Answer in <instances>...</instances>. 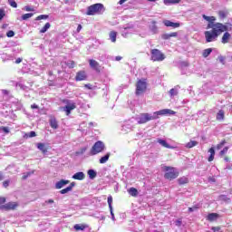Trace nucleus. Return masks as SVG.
<instances>
[{
	"label": "nucleus",
	"instance_id": "obj_47",
	"mask_svg": "<svg viewBox=\"0 0 232 232\" xmlns=\"http://www.w3.org/2000/svg\"><path fill=\"white\" fill-rule=\"evenodd\" d=\"M219 63H221V64H226V56H223V55H219L218 57Z\"/></svg>",
	"mask_w": 232,
	"mask_h": 232
},
{
	"label": "nucleus",
	"instance_id": "obj_11",
	"mask_svg": "<svg viewBox=\"0 0 232 232\" xmlns=\"http://www.w3.org/2000/svg\"><path fill=\"white\" fill-rule=\"evenodd\" d=\"M209 28H212V30H222V25L220 23L215 24V22H209L207 25V29L209 30Z\"/></svg>",
	"mask_w": 232,
	"mask_h": 232
},
{
	"label": "nucleus",
	"instance_id": "obj_25",
	"mask_svg": "<svg viewBox=\"0 0 232 232\" xmlns=\"http://www.w3.org/2000/svg\"><path fill=\"white\" fill-rule=\"evenodd\" d=\"M87 175H89V179H91V180H93V179L97 177V171L93 169H89L87 171Z\"/></svg>",
	"mask_w": 232,
	"mask_h": 232
},
{
	"label": "nucleus",
	"instance_id": "obj_19",
	"mask_svg": "<svg viewBox=\"0 0 232 232\" xmlns=\"http://www.w3.org/2000/svg\"><path fill=\"white\" fill-rule=\"evenodd\" d=\"M179 33L163 34H161V39H163V41H168L169 39H171V37H177Z\"/></svg>",
	"mask_w": 232,
	"mask_h": 232
},
{
	"label": "nucleus",
	"instance_id": "obj_2",
	"mask_svg": "<svg viewBox=\"0 0 232 232\" xmlns=\"http://www.w3.org/2000/svg\"><path fill=\"white\" fill-rule=\"evenodd\" d=\"M106 12V8L102 4H94L87 7L86 15H102Z\"/></svg>",
	"mask_w": 232,
	"mask_h": 232
},
{
	"label": "nucleus",
	"instance_id": "obj_12",
	"mask_svg": "<svg viewBox=\"0 0 232 232\" xmlns=\"http://www.w3.org/2000/svg\"><path fill=\"white\" fill-rule=\"evenodd\" d=\"M163 24L171 28H179L180 26V23L171 22L169 20H163Z\"/></svg>",
	"mask_w": 232,
	"mask_h": 232
},
{
	"label": "nucleus",
	"instance_id": "obj_37",
	"mask_svg": "<svg viewBox=\"0 0 232 232\" xmlns=\"http://www.w3.org/2000/svg\"><path fill=\"white\" fill-rule=\"evenodd\" d=\"M129 193L131 195V197H137V195H139V190H137L135 188H130L129 189Z\"/></svg>",
	"mask_w": 232,
	"mask_h": 232
},
{
	"label": "nucleus",
	"instance_id": "obj_59",
	"mask_svg": "<svg viewBox=\"0 0 232 232\" xmlns=\"http://www.w3.org/2000/svg\"><path fill=\"white\" fill-rule=\"evenodd\" d=\"M4 188H8L10 186V180H5L3 182Z\"/></svg>",
	"mask_w": 232,
	"mask_h": 232
},
{
	"label": "nucleus",
	"instance_id": "obj_50",
	"mask_svg": "<svg viewBox=\"0 0 232 232\" xmlns=\"http://www.w3.org/2000/svg\"><path fill=\"white\" fill-rule=\"evenodd\" d=\"M66 64H67L68 68H74V66H75V62H73V61H68V62L66 63Z\"/></svg>",
	"mask_w": 232,
	"mask_h": 232
},
{
	"label": "nucleus",
	"instance_id": "obj_63",
	"mask_svg": "<svg viewBox=\"0 0 232 232\" xmlns=\"http://www.w3.org/2000/svg\"><path fill=\"white\" fill-rule=\"evenodd\" d=\"M6 202V198H0V204H5Z\"/></svg>",
	"mask_w": 232,
	"mask_h": 232
},
{
	"label": "nucleus",
	"instance_id": "obj_64",
	"mask_svg": "<svg viewBox=\"0 0 232 232\" xmlns=\"http://www.w3.org/2000/svg\"><path fill=\"white\" fill-rule=\"evenodd\" d=\"M53 199L45 200V204H53Z\"/></svg>",
	"mask_w": 232,
	"mask_h": 232
},
{
	"label": "nucleus",
	"instance_id": "obj_33",
	"mask_svg": "<svg viewBox=\"0 0 232 232\" xmlns=\"http://www.w3.org/2000/svg\"><path fill=\"white\" fill-rule=\"evenodd\" d=\"M178 182L179 186H183V184H188V182H189V179H188V178L186 177H182L178 179Z\"/></svg>",
	"mask_w": 232,
	"mask_h": 232
},
{
	"label": "nucleus",
	"instance_id": "obj_35",
	"mask_svg": "<svg viewBox=\"0 0 232 232\" xmlns=\"http://www.w3.org/2000/svg\"><path fill=\"white\" fill-rule=\"evenodd\" d=\"M218 15H219L220 19H226L227 17V15H229V12L228 11H219Z\"/></svg>",
	"mask_w": 232,
	"mask_h": 232
},
{
	"label": "nucleus",
	"instance_id": "obj_41",
	"mask_svg": "<svg viewBox=\"0 0 232 232\" xmlns=\"http://www.w3.org/2000/svg\"><path fill=\"white\" fill-rule=\"evenodd\" d=\"M107 202L109 204L110 211H111V209L113 208V206H111V204L113 203V197L109 196L107 198Z\"/></svg>",
	"mask_w": 232,
	"mask_h": 232
},
{
	"label": "nucleus",
	"instance_id": "obj_39",
	"mask_svg": "<svg viewBox=\"0 0 232 232\" xmlns=\"http://www.w3.org/2000/svg\"><path fill=\"white\" fill-rule=\"evenodd\" d=\"M219 200H222L223 202H227V203L231 202V198H227V196L226 195H220Z\"/></svg>",
	"mask_w": 232,
	"mask_h": 232
},
{
	"label": "nucleus",
	"instance_id": "obj_48",
	"mask_svg": "<svg viewBox=\"0 0 232 232\" xmlns=\"http://www.w3.org/2000/svg\"><path fill=\"white\" fill-rule=\"evenodd\" d=\"M70 191H71L70 188L67 187V188H65L60 190L59 193H60L61 195H66V193H70Z\"/></svg>",
	"mask_w": 232,
	"mask_h": 232
},
{
	"label": "nucleus",
	"instance_id": "obj_7",
	"mask_svg": "<svg viewBox=\"0 0 232 232\" xmlns=\"http://www.w3.org/2000/svg\"><path fill=\"white\" fill-rule=\"evenodd\" d=\"M148 88V82L146 80H139L137 84H136V95H142L144 92H146Z\"/></svg>",
	"mask_w": 232,
	"mask_h": 232
},
{
	"label": "nucleus",
	"instance_id": "obj_15",
	"mask_svg": "<svg viewBox=\"0 0 232 232\" xmlns=\"http://www.w3.org/2000/svg\"><path fill=\"white\" fill-rule=\"evenodd\" d=\"M221 34L224 32H232V24L227 23L226 24L220 23Z\"/></svg>",
	"mask_w": 232,
	"mask_h": 232
},
{
	"label": "nucleus",
	"instance_id": "obj_24",
	"mask_svg": "<svg viewBox=\"0 0 232 232\" xmlns=\"http://www.w3.org/2000/svg\"><path fill=\"white\" fill-rule=\"evenodd\" d=\"M209 157L208 159V162H213V160H215V148H210L209 149Z\"/></svg>",
	"mask_w": 232,
	"mask_h": 232
},
{
	"label": "nucleus",
	"instance_id": "obj_54",
	"mask_svg": "<svg viewBox=\"0 0 232 232\" xmlns=\"http://www.w3.org/2000/svg\"><path fill=\"white\" fill-rule=\"evenodd\" d=\"M198 209V207L194 206V207L188 208V212L193 213V211H197Z\"/></svg>",
	"mask_w": 232,
	"mask_h": 232
},
{
	"label": "nucleus",
	"instance_id": "obj_49",
	"mask_svg": "<svg viewBox=\"0 0 232 232\" xmlns=\"http://www.w3.org/2000/svg\"><path fill=\"white\" fill-rule=\"evenodd\" d=\"M8 3L13 8H17V3L14 0H8Z\"/></svg>",
	"mask_w": 232,
	"mask_h": 232
},
{
	"label": "nucleus",
	"instance_id": "obj_13",
	"mask_svg": "<svg viewBox=\"0 0 232 232\" xmlns=\"http://www.w3.org/2000/svg\"><path fill=\"white\" fill-rule=\"evenodd\" d=\"M87 77L86 72L80 71L76 73L75 81H86Z\"/></svg>",
	"mask_w": 232,
	"mask_h": 232
},
{
	"label": "nucleus",
	"instance_id": "obj_14",
	"mask_svg": "<svg viewBox=\"0 0 232 232\" xmlns=\"http://www.w3.org/2000/svg\"><path fill=\"white\" fill-rule=\"evenodd\" d=\"M149 28L151 34H159V26H157V21H152Z\"/></svg>",
	"mask_w": 232,
	"mask_h": 232
},
{
	"label": "nucleus",
	"instance_id": "obj_27",
	"mask_svg": "<svg viewBox=\"0 0 232 232\" xmlns=\"http://www.w3.org/2000/svg\"><path fill=\"white\" fill-rule=\"evenodd\" d=\"M109 37H110L111 43H115L117 41V32L111 31L109 34Z\"/></svg>",
	"mask_w": 232,
	"mask_h": 232
},
{
	"label": "nucleus",
	"instance_id": "obj_17",
	"mask_svg": "<svg viewBox=\"0 0 232 232\" xmlns=\"http://www.w3.org/2000/svg\"><path fill=\"white\" fill-rule=\"evenodd\" d=\"M89 64L91 68H92V70H95V72H101L100 70L101 66H99V62L95 60H90Z\"/></svg>",
	"mask_w": 232,
	"mask_h": 232
},
{
	"label": "nucleus",
	"instance_id": "obj_43",
	"mask_svg": "<svg viewBox=\"0 0 232 232\" xmlns=\"http://www.w3.org/2000/svg\"><path fill=\"white\" fill-rule=\"evenodd\" d=\"M87 150H88V147H83L80 149V150L76 151V155H84Z\"/></svg>",
	"mask_w": 232,
	"mask_h": 232
},
{
	"label": "nucleus",
	"instance_id": "obj_61",
	"mask_svg": "<svg viewBox=\"0 0 232 232\" xmlns=\"http://www.w3.org/2000/svg\"><path fill=\"white\" fill-rule=\"evenodd\" d=\"M67 188H69L70 191H72V189H73V188H75V182H72V183L70 184V186L67 187Z\"/></svg>",
	"mask_w": 232,
	"mask_h": 232
},
{
	"label": "nucleus",
	"instance_id": "obj_42",
	"mask_svg": "<svg viewBox=\"0 0 232 232\" xmlns=\"http://www.w3.org/2000/svg\"><path fill=\"white\" fill-rule=\"evenodd\" d=\"M170 97H175V95H179V91L175 88L170 89L169 92Z\"/></svg>",
	"mask_w": 232,
	"mask_h": 232
},
{
	"label": "nucleus",
	"instance_id": "obj_20",
	"mask_svg": "<svg viewBox=\"0 0 232 232\" xmlns=\"http://www.w3.org/2000/svg\"><path fill=\"white\" fill-rule=\"evenodd\" d=\"M231 39V34H229L228 32H226L222 38H221V43L223 44H227V43H229V40Z\"/></svg>",
	"mask_w": 232,
	"mask_h": 232
},
{
	"label": "nucleus",
	"instance_id": "obj_29",
	"mask_svg": "<svg viewBox=\"0 0 232 232\" xmlns=\"http://www.w3.org/2000/svg\"><path fill=\"white\" fill-rule=\"evenodd\" d=\"M211 52H213V49L211 48H208V49H205L202 53V55L203 57L206 59L208 57H209V55H211Z\"/></svg>",
	"mask_w": 232,
	"mask_h": 232
},
{
	"label": "nucleus",
	"instance_id": "obj_23",
	"mask_svg": "<svg viewBox=\"0 0 232 232\" xmlns=\"http://www.w3.org/2000/svg\"><path fill=\"white\" fill-rule=\"evenodd\" d=\"M111 155V153L108 152L106 153L104 156H102L100 159V164H106L107 160H110V156Z\"/></svg>",
	"mask_w": 232,
	"mask_h": 232
},
{
	"label": "nucleus",
	"instance_id": "obj_3",
	"mask_svg": "<svg viewBox=\"0 0 232 232\" xmlns=\"http://www.w3.org/2000/svg\"><path fill=\"white\" fill-rule=\"evenodd\" d=\"M204 35L206 43H214V41H217L218 39L219 35H222V29L206 31L204 33Z\"/></svg>",
	"mask_w": 232,
	"mask_h": 232
},
{
	"label": "nucleus",
	"instance_id": "obj_36",
	"mask_svg": "<svg viewBox=\"0 0 232 232\" xmlns=\"http://www.w3.org/2000/svg\"><path fill=\"white\" fill-rule=\"evenodd\" d=\"M50 26H52V24H50V23H46L44 26L40 30V34H46Z\"/></svg>",
	"mask_w": 232,
	"mask_h": 232
},
{
	"label": "nucleus",
	"instance_id": "obj_44",
	"mask_svg": "<svg viewBox=\"0 0 232 232\" xmlns=\"http://www.w3.org/2000/svg\"><path fill=\"white\" fill-rule=\"evenodd\" d=\"M133 28H135V25H133V24H127L124 26L125 32H127V30H133Z\"/></svg>",
	"mask_w": 232,
	"mask_h": 232
},
{
	"label": "nucleus",
	"instance_id": "obj_45",
	"mask_svg": "<svg viewBox=\"0 0 232 232\" xmlns=\"http://www.w3.org/2000/svg\"><path fill=\"white\" fill-rule=\"evenodd\" d=\"M48 14H41L35 18V21H41L43 19H48Z\"/></svg>",
	"mask_w": 232,
	"mask_h": 232
},
{
	"label": "nucleus",
	"instance_id": "obj_9",
	"mask_svg": "<svg viewBox=\"0 0 232 232\" xmlns=\"http://www.w3.org/2000/svg\"><path fill=\"white\" fill-rule=\"evenodd\" d=\"M14 208H17V204L14 202H9L7 204L0 206V209L5 211H10V209H14Z\"/></svg>",
	"mask_w": 232,
	"mask_h": 232
},
{
	"label": "nucleus",
	"instance_id": "obj_60",
	"mask_svg": "<svg viewBox=\"0 0 232 232\" xmlns=\"http://www.w3.org/2000/svg\"><path fill=\"white\" fill-rule=\"evenodd\" d=\"M5 11L4 10H0V21H3V18L5 17Z\"/></svg>",
	"mask_w": 232,
	"mask_h": 232
},
{
	"label": "nucleus",
	"instance_id": "obj_62",
	"mask_svg": "<svg viewBox=\"0 0 232 232\" xmlns=\"http://www.w3.org/2000/svg\"><path fill=\"white\" fill-rule=\"evenodd\" d=\"M32 110H39V105L34 103L33 105H31Z\"/></svg>",
	"mask_w": 232,
	"mask_h": 232
},
{
	"label": "nucleus",
	"instance_id": "obj_18",
	"mask_svg": "<svg viewBox=\"0 0 232 232\" xmlns=\"http://www.w3.org/2000/svg\"><path fill=\"white\" fill-rule=\"evenodd\" d=\"M157 142L160 144V146H163V148H167L168 150H171L173 148L171 145L169 144L168 141H166V140L158 138Z\"/></svg>",
	"mask_w": 232,
	"mask_h": 232
},
{
	"label": "nucleus",
	"instance_id": "obj_53",
	"mask_svg": "<svg viewBox=\"0 0 232 232\" xmlns=\"http://www.w3.org/2000/svg\"><path fill=\"white\" fill-rule=\"evenodd\" d=\"M175 226H177V227H180V226H182V219H177L175 221Z\"/></svg>",
	"mask_w": 232,
	"mask_h": 232
},
{
	"label": "nucleus",
	"instance_id": "obj_1",
	"mask_svg": "<svg viewBox=\"0 0 232 232\" xmlns=\"http://www.w3.org/2000/svg\"><path fill=\"white\" fill-rule=\"evenodd\" d=\"M159 115H175V111L169 109H163L158 111L150 113H141L139 117L136 118L138 124H146L150 121H155L159 119Z\"/></svg>",
	"mask_w": 232,
	"mask_h": 232
},
{
	"label": "nucleus",
	"instance_id": "obj_31",
	"mask_svg": "<svg viewBox=\"0 0 232 232\" xmlns=\"http://www.w3.org/2000/svg\"><path fill=\"white\" fill-rule=\"evenodd\" d=\"M86 227H87L86 225H79V224L74 225L75 231H84Z\"/></svg>",
	"mask_w": 232,
	"mask_h": 232
},
{
	"label": "nucleus",
	"instance_id": "obj_51",
	"mask_svg": "<svg viewBox=\"0 0 232 232\" xmlns=\"http://www.w3.org/2000/svg\"><path fill=\"white\" fill-rule=\"evenodd\" d=\"M0 131H3L4 133H10V129L8 127H1Z\"/></svg>",
	"mask_w": 232,
	"mask_h": 232
},
{
	"label": "nucleus",
	"instance_id": "obj_52",
	"mask_svg": "<svg viewBox=\"0 0 232 232\" xmlns=\"http://www.w3.org/2000/svg\"><path fill=\"white\" fill-rule=\"evenodd\" d=\"M229 150V148L225 147L220 152L219 155L222 157L224 155H226V153H227V150Z\"/></svg>",
	"mask_w": 232,
	"mask_h": 232
},
{
	"label": "nucleus",
	"instance_id": "obj_32",
	"mask_svg": "<svg viewBox=\"0 0 232 232\" xmlns=\"http://www.w3.org/2000/svg\"><path fill=\"white\" fill-rule=\"evenodd\" d=\"M198 141L191 140L186 144V148L191 149V148H195V146H198Z\"/></svg>",
	"mask_w": 232,
	"mask_h": 232
},
{
	"label": "nucleus",
	"instance_id": "obj_28",
	"mask_svg": "<svg viewBox=\"0 0 232 232\" xmlns=\"http://www.w3.org/2000/svg\"><path fill=\"white\" fill-rule=\"evenodd\" d=\"M37 148L40 150V151H43V153H46L48 151L44 143H37Z\"/></svg>",
	"mask_w": 232,
	"mask_h": 232
},
{
	"label": "nucleus",
	"instance_id": "obj_16",
	"mask_svg": "<svg viewBox=\"0 0 232 232\" xmlns=\"http://www.w3.org/2000/svg\"><path fill=\"white\" fill-rule=\"evenodd\" d=\"M72 179H73L74 180H84V179H86V175L84 174V172L80 171L72 175Z\"/></svg>",
	"mask_w": 232,
	"mask_h": 232
},
{
	"label": "nucleus",
	"instance_id": "obj_22",
	"mask_svg": "<svg viewBox=\"0 0 232 232\" xmlns=\"http://www.w3.org/2000/svg\"><path fill=\"white\" fill-rule=\"evenodd\" d=\"M218 218V214L217 213H210L208 215L207 220L209 222H214V220H217Z\"/></svg>",
	"mask_w": 232,
	"mask_h": 232
},
{
	"label": "nucleus",
	"instance_id": "obj_38",
	"mask_svg": "<svg viewBox=\"0 0 232 232\" xmlns=\"http://www.w3.org/2000/svg\"><path fill=\"white\" fill-rule=\"evenodd\" d=\"M217 121H224V111L223 110H220L217 113Z\"/></svg>",
	"mask_w": 232,
	"mask_h": 232
},
{
	"label": "nucleus",
	"instance_id": "obj_10",
	"mask_svg": "<svg viewBox=\"0 0 232 232\" xmlns=\"http://www.w3.org/2000/svg\"><path fill=\"white\" fill-rule=\"evenodd\" d=\"M70 182L68 179H61L60 181L56 182L54 185L55 189H63L64 186H67V184Z\"/></svg>",
	"mask_w": 232,
	"mask_h": 232
},
{
	"label": "nucleus",
	"instance_id": "obj_8",
	"mask_svg": "<svg viewBox=\"0 0 232 232\" xmlns=\"http://www.w3.org/2000/svg\"><path fill=\"white\" fill-rule=\"evenodd\" d=\"M63 102L66 104L63 107V111L66 112V115H70L72 113V111L75 110L77 108V105H75V102H72L71 100H64Z\"/></svg>",
	"mask_w": 232,
	"mask_h": 232
},
{
	"label": "nucleus",
	"instance_id": "obj_34",
	"mask_svg": "<svg viewBox=\"0 0 232 232\" xmlns=\"http://www.w3.org/2000/svg\"><path fill=\"white\" fill-rule=\"evenodd\" d=\"M30 17H34V14L33 13H27L24 14L21 16V20L22 21H28V19H30Z\"/></svg>",
	"mask_w": 232,
	"mask_h": 232
},
{
	"label": "nucleus",
	"instance_id": "obj_58",
	"mask_svg": "<svg viewBox=\"0 0 232 232\" xmlns=\"http://www.w3.org/2000/svg\"><path fill=\"white\" fill-rule=\"evenodd\" d=\"M26 12H34V8H32V7H30V5H26V6H24V8Z\"/></svg>",
	"mask_w": 232,
	"mask_h": 232
},
{
	"label": "nucleus",
	"instance_id": "obj_55",
	"mask_svg": "<svg viewBox=\"0 0 232 232\" xmlns=\"http://www.w3.org/2000/svg\"><path fill=\"white\" fill-rule=\"evenodd\" d=\"M6 35H7V37H14V35H15V33L14 31L10 30L6 33Z\"/></svg>",
	"mask_w": 232,
	"mask_h": 232
},
{
	"label": "nucleus",
	"instance_id": "obj_40",
	"mask_svg": "<svg viewBox=\"0 0 232 232\" xmlns=\"http://www.w3.org/2000/svg\"><path fill=\"white\" fill-rule=\"evenodd\" d=\"M24 137H26V139H32L33 137H37V133L32 130L29 133H25Z\"/></svg>",
	"mask_w": 232,
	"mask_h": 232
},
{
	"label": "nucleus",
	"instance_id": "obj_21",
	"mask_svg": "<svg viewBox=\"0 0 232 232\" xmlns=\"http://www.w3.org/2000/svg\"><path fill=\"white\" fill-rule=\"evenodd\" d=\"M49 123L53 130H57V128H59V122H57V119L55 118H51Z\"/></svg>",
	"mask_w": 232,
	"mask_h": 232
},
{
	"label": "nucleus",
	"instance_id": "obj_4",
	"mask_svg": "<svg viewBox=\"0 0 232 232\" xmlns=\"http://www.w3.org/2000/svg\"><path fill=\"white\" fill-rule=\"evenodd\" d=\"M106 150V146L104 145V142L98 140L96 141L93 146L92 147L89 155H98V153H102Z\"/></svg>",
	"mask_w": 232,
	"mask_h": 232
},
{
	"label": "nucleus",
	"instance_id": "obj_46",
	"mask_svg": "<svg viewBox=\"0 0 232 232\" xmlns=\"http://www.w3.org/2000/svg\"><path fill=\"white\" fill-rule=\"evenodd\" d=\"M179 66H180V68H188V66H189V63L185 62V61L180 62Z\"/></svg>",
	"mask_w": 232,
	"mask_h": 232
},
{
	"label": "nucleus",
	"instance_id": "obj_30",
	"mask_svg": "<svg viewBox=\"0 0 232 232\" xmlns=\"http://www.w3.org/2000/svg\"><path fill=\"white\" fill-rule=\"evenodd\" d=\"M202 17L203 19H205V21H208V23H213L217 21V18L215 16H208L206 14H203Z\"/></svg>",
	"mask_w": 232,
	"mask_h": 232
},
{
	"label": "nucleus",
	"instance_id": "obj_26",
	"mask_svg": "<svg viewBox=\"0 0 232 232\" xmlns=\"http://www.w3.org/2000/svg\"><path fill=\"white\" fill-rule=\"evenodd\" d=\"M1 58H2V61H4V63L5 61H14V55H12V54H6V53L2 54Z\"/></svg>",
	"mask_w": 232,
	"mask_h": 232
},
{
	"label": "nucleus",
	"instance_id": "obj_5",
	"mask_svg": "<svg viewBox=\"0 0 232 232\" xmlns=\"http://www.w3.org/2000/svg\"><path fill=\"white\" fill-rule=\"evenodd\" d=\"M164 171L166 173L164 174V178L167 179L168 180H173L179 177V171H177V169L173 167H164Z\"/></svg>",
	"mask_w": 232,
	"mask_h": 232
},
{
	"label": "nucleus",
	"instance_id": "obj_6",
	"mask_svg": "<svg viewBox=\"0 0 232 232\" xmlns=\"http://www.w3.org/2000/svg\"><path fill=\"white\" fill-rule=\"evenodd\" d=\"M151 53V61L160 63L161 61H164L166 59V55L160 52L159 49H152L150 51Z\"/></svg>",
	"mask_w": 232,
	"mask_h": 232
},
{
	"label": "nucleus",
	"instance_id": "obj_57",
	"mask_svg": "<svg viewBox=\"0 0 232 232\" xmlns=\"http://www.w3.org/2000/svg\"><path fill=\"white\" fill-rule=\"evenodd\" d=\"M164 5L167 6H169V5H173L172 0H163Z\"/></svg>",
	"mask_w": 232,
	"mask_h": 232
},
{
	"label": "nucleus",
	"instance_id": "obj_56",
	"mask_svg": "<svg viewBox=\"0 0 232 232\" xmlns=\"http://www.w3.org/2000/svg\"><path fill=\"white\" fill-rule=\"evenodd\" d=\"M17 86L21 89V90H28V87L23 83H18Z\"/></svg>",
	"mask_w": 232,
	"mask_h": 232
}]
</instances>
